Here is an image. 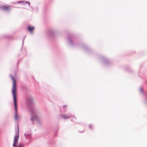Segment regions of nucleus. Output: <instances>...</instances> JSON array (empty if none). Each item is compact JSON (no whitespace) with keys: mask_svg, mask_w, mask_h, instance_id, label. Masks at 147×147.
Instances as JSON below:
<instances>
[{"mask_svg":"<svg viewBox=\"0 0 147 147\" xmlns=\"http://www.w3.org/2000/svg\"><path fill=\"white\" fill-rule=\"evenodd\" d=\"M27 29L28 31L30 32V33H33V31L35 27L34 26L30 27L29 25L27 26Z\"/></svg>","mask_w":147,"mask_h":147,"instance_id":"obj_9","label":"nucleus"},{"mask_svg":"<svg viewBox=\"0 0 147 147\" xmlns=\"http://www.w3.org/2000/svg\"><path fill=\"white\" fill-rule=\"evenodd\" d=\"M68 43L72 47H79L82 49L84 51L88 52L91 51L90 49L85 44L80 43L77 41V38L73 34H69L68 36Z\"/></svg>","mask_w":147,"mask_h":147,"instance_id":"obj_2","label":"nucleus"},{"mask_svg":"<svg viewBox=\"0 0 147 147\" xmlns=\"http://www.w3.org/2000/svg\"><path fill=\"white\" fill-rule=\"evenodd\" d=\"M55 30L53 29H49L47 32V35L49 36H52L55 34Z\"/></svg>","mask_w":147,"mask_h":147,"instance_id":"obj_6","label":"nucleus"},{"mask_svg":"<svg viewBox=\"0 0 147 147\" xmlns=\"http://www.w3.org/2000/svg\"><path fill=\"white\" fill-rule=\"evenodd\" d=\"M67 105H63V109H65L66 108H67Z\"/></svg>","mask_w":147,"mask_h":147,"instance_id":"obj_16","label":"nucleus"},{"mask_svg":"<svg viewBox=\"0 0 147 147\" xmlns=\"http://www.w3.org/2000/svg\"><path fill=\"white\" fill-rule=\"evenodd\" d=\"M0 9L7 12H9L11 10L10 7L9 6L1 5H0Z\"/></svg>","mask_w":147,"mask_h":147,"instance_id":"obj_7","label":"nucleus"},{"mask_svg":"<svg viewBox=\"0 0 147 147\" xmlns=\"http://www.w3.org/2000/svg\"><path fill=\"white\" fill-rule=\"evenodd\" d=\"M26 37V36H25L24 37V39H23V41H22V45H23V43H24V38H25V37Z\"/></svg>","mask_w":147,"mask_h":147,"instance_id":"obj_19","label":"nucleus"},{"mask_svg":"<svg viewBox=\"0 0 147 147\" xmlns=\"http://www.w3.org/2000/svg\"><path fill=\"white\" fill-rule=\"evenodd\" d=\"M31 8L32 9H31V10L32 11H33V7H31Z\"/></svg>","mask_w":147,"mask_h":147,"instance_id":"obj_22","label":"nucleus"},{"mask_svg":"<svg viewBox=\"0 0 147 147\" xmlns=\"http://www.w3.org/2000/svg\"><path fill=\"white\" fill-rule=\"evenodd\" d=\"M92 124H91L89 125V128L90 129H92L93 128L92 127Z\"/></svg>","mask_w":147,"mask_h":147,"instance_id":"obj_17","label":"nucleus"},{"mask_svg":"<svg viewBox=\"0 0 147 147\" xmlns=\"http://www.w3.org/2000/svg\"><path fill=\"white\" fill-rule=\"evenodd\" d=\"M12 36L11 35H7L3 34L1 36L2 38H11Z\"/></svg>","mask_w":147,"mask_h":147,"instance_id":"obj_10","label":"nucleus"},{"mask_svg":"<svg viewBox=\"0 0 147 147\" xmlns=\"http://www.w3.org/2000/svg\"><path fill=\"white\" fill-rule=\"evenodd\" d=\"M13 81V84L12 90V92L13 96L14 105L15 107V119L16 120L17 119V84L16 81L14 77L11 74H10Z\"/></svg>","mask_w":147,"mask_h":147,"instance_id":"obj_3","label":"nucleus"},{"mask_svg":"<svg viewBox=\"0 0 147 147\" xmlns=\"http://www.w3.org/2000/svg\"><path fill=\"white\" fill-rule=\"evenodd\" d=\"M26 106L29 111L31 113L30 120L34 123L33 120L35 121L38 124H40V121L36 115V111L34 107V100L32 96H28L26 99Z\"/></svg>","mask_w":147,"mask_h":147,"instance_id":"obj_1","label":"nucleus"},{"mask_svg":"<svg viewBox=\"0 0 147 147\" xmlns=\"http://www.w3.org/2000/svg\"><path fill=\"white\" fill-rule=\"evenodd\" d=\"M146 104L147 105V95L146 96Z\"/></svg>","mask_w":147,"mask_h":147,"instance_id":"obj_21","label":"nucleus"},{"mask_svg":"<svg viewBox=\"0 0 147 147\" xmlns=\"http://www.w3.org/2000/svg\"><path fill=\"white\" fill-rule=\"evenodd\" d=\"M65 115H61L60 116L62 117L64 119H68L70 118L71 117H72L73 118H74L75 119H76V117H74V116H71V114H69V115H65Z\"/></svg>","mask_w":147,"mask_h":147,"instance_id":"obj_8","label":"nucleus"},{"mask_svg":"<svg viewBox=\"0 0 147 147\" xmlns=\"http://www.w3.org/2000/svg\"><path fill=\"white\" fill-rule=\"evenodd\" d=\"M30 143V142H29V143L28 144H29Z\"/></svg>","mask_w":147,"mask_h":147,"instance_id":"obj_24","label":"nucleus"},{"mask_svg":"<svg viewBox=\"0 0 147 147\" xmlns=\"http://www.w3.org/2000/svg\"><path fill=\"white\" fill-rule=\"evenodd\" d=\"M83 132V131H82L81 132Z\"/></svg>","mask_w":147,"mask_h":147,"instance_id":"obj_25","label":"nucleus"},{"mask_svg":"<svg viewBox=\"0 0 147 147\" xmlns=\"http://www.w3.org/2000/svg\"><path fill=\"white\" fill-rule=\"evenodd\" d=\"M33 79L34 80V78H33Z\"/></svg>","mask_w":147,"mask_h":147,"instance_id":"obj_26","label":"nucleus"},{"mask_svg":"<svg viewBox=\"0 0 147 147\" xmlns=\"http://www.w3.org/2000/svg\"><path fill=\"white\" fill-rule=\"evenodd\" d=\"M18 3H21V4H24V2L23 1H18Z\"/></svg>","mask_w":147,"mask_h":147,"instance_id":"obj_14","label":"nucleus"},{"mask_svg":"<svg viewBox=\"0 0 147 147\" xmlns=\"http://www.w3.org/2000/svg\"><path fill=\"white\" fill-rule=\"evenodd\" d=\"M57 134H54V137H56L57 136Z\"/></svg>","mask_w":147,"mask_h":147,"instance_id":"obj_20","label":"nucleus"},{"mask_svg":"<svg viewBox=\"0 0 147 147\" xmlns=\"http://www.w3.org/2000/svg\"><path fill=\"white\" fill-rule=\"evenodd\" d=\"M140 92L143 94H146L144 92L142 88H140Z\"/></svg>","mask_w":147,"mask_h":147,"instance_id":"obj_15","label":"nucleus"},{"mask_svg":"<svg viewBox=\"0 0 147 147\" xmlns=\"http://www.w3.org/2000/svg\"><path fill=\"white\" fill-rule=\"evenodd\" d=\"M25 137L26 139H30L31 138V135L29 133H26L24 134Z\"/></svg>","mask_w":147,"mask_h":147,"instance_id":"obj_11","label":"nucleus"},{"mask_svg":"<svg viewBox=\"0 0 147 147\" xmlns=\"http://www.w3.org/2000/svg\"><path fill=\"white\" fill-rule=\"evenodd\" d=\"M34 11L35 12H38V8L37 7H36L34 9Z\"/></svg>","mask_w":147,"mask_h":147,"instance_id":"obj_13","label":"nucleus"},{"mask_svg":"<svg viewBox=\"0 0 147 147\" xmlns=\"http://www.w3.org/2000/svg\"><path fill=\"white\" fill-rule=\"evenodd\" d=\"M125 70L129 72H132V70L129 67H127V68L125 69Z\"/></svg>","mask_w":147,"mask_h":147,"instance_id":"obj_12","label":"nucleus"},{"mask_svg":"<svg viewBox=\"0 0 147 147\" xmlns=\"http://www.w3.org/2000/svg\"><path fill=\"white\" fill-rule=\"evenodd\" d=\"M16 135L14 138L13 143V147H25L22 144H19L18 146H16L18 142L19 138V127L18 124L16 126L15 128Z\"/></svg>","mask_w":147,"mask_h":147,"instance_id":"obj_4","label":"nucleus"},{"mask_svg":"<svg viewBox=\"0 0 147 147\" xmlns=\"http://www.w3.org/2000/svg\"><path fill=\"white\" fill-rule=\"evenodd\" d=\"M100 60L104 65L106 66L110 65L112 63L111 60L103 56L100 57Z\"/></svg>","mask_w":147,"mask_h":147,"instance_id":"obj_5","label":"nucleus"},{"mask_svg":"<svg viewBox=\"0 0 147 147\" xmlns=\"http://www.w3.org/2000/svg\"><path fill=\"white\" fill-rule=\"evenodd\" d=\"M18 62H17V65H18Z\"/></svg>","mask_w":147,"mask_h":147,"instance_id":"obj_23","label":"nucleus"},{"mask_svg":"<svg viewBox=\"0 0 147 147\" xmlns=\"http://www.w3.org/2000/svg\"><path fill=\"white\" fill-rule=\"evenodd\" d=\"M24 2V3H28V5H29V6H30V3L29 2H28L27 1H25V2Z\"/></svg>","mask_w":147,"mask_h":147,"instance_id":"obj_18","label":"nucleus"}]
</instances>
